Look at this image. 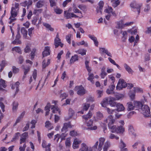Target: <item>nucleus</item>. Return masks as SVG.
Listing matches in <instances>:
<instances>
[{
    "label": "nucleus",
    "mask_w": 151,
    "mask_h": 151,
    "mask_svg": "<svg viewBox=\"0 0 151 151\" xmlns=\"http://www.w3.org/2000/svg\"><path fill=\"white\" fill-rule=\"evenodd\" d=\"M126 145L123 141L122 140L120 141V145L119 147L121 149V151H128L127 149L125 148L126 147Z\"/></svg>",
    "instance_id": "nucleus-15"
},
{
    "label": "nucleus",
    "mask_w": 151,
    "mask_h": 151,
    "mask_svg": "<svg viewBox=\"0 0 151 151\" xmlns=\"http://www.w3.org/2000/svg\"><path fill=\"white\" fill-rule=\"evenodd\" d=\"M38 19V15H36V16L35 17L33 18V19H32V23L34 25H35Z\"/></svg>",
    "instance_id": "nucleus-49"
},
{
    "label": "nucleus",
    "mask_w": 151,
    "mask_h": 151,
    "mask_svg": "<svg viewBox=\"0 0 151 151\" xmlns=\"http://www.w3.org/2000/svg\"><path fill=\"white\" fill-rule=\"evenodd\" d=\"M50 48L49 47H45L44 51L42 53L43 57H44L50 55Z\"/></svg>",
    "instance_id": "nucleus-9"
},
{
    "label": "nucleus",
    "mask_w": 151,
    "mask_h": 151,
    "mask_svg": "<svg viewBox=\"0 0 151 151\" xmlns=\"http://www.w3.org/2000/svg\"><path fill=\"white\" fill-rule=\"evenodd\" d=\"M89 37L92 40L96 46L98 47V42L97 41V38L93 35H88Z\"/></svg>",
    "instance_id": "nucleus-24"
},
{
    "label": "nucleus",
    "mask_w": 151,
    "mask_h": 151,
    "mask_svg": "<svg viewBox=\"0 0 151 151\" xmlns=\"http://www.w3.org/2000/svg\"><path fill=\"white\" fill-rule=\"evenodd\" d=\"M112 10L113 9L111 7H109L108 9H105L104 12L109 14L110 13H111L112 12Z\"/></svg>",
    "instance_id": "nucleus-53"
},
{
    "label": "nucleus",
    "mask_w": 151,
    "mask_h": 151,
    "mask_svg": "<svg viewBox=\"0 0 151 151\" xmlns=\"http://www.w3.org/2000/svg\"><path fill=\"white\" fill-rule=\"evenodd\" d=\"M135 105L138 108L141 107L139 111L143 114L145 117L151 118L150 109L147 105H143L141 102L138 101L135 103Z\"/></svg>",
    "instance_id": "nucleus-2"
},
{
    "label": "nucleus",
    "mask_w": 151,
    "mask_h": 151,
    "mask_svg": "<svg viewBox=\"0 0 151 151\" xmlns=\"http://www.w3.org/2000/svg\"><path fill=\"white\" fill-rule=\"evenodd\" d=\"M60 40H55L54 44L55 48L58 47L59 46H60L61 47H63V44L62 43Z\"/></svg>",
    "instance_id": "nucleus-19"
},
{
    "label": "nucleus",
    "mask_w": 151,
    "mask_h": 151,
    "mask_svg": "<svg viewBox=\"0 0 151 151\" xmlns=\"http://www.w3.org/2000/svg\"><path fill=\"white\" fill-rule=\"evenodd\" d=\"M104 122L106 123H108V127L110 129L112 133H123L124 131V128L122 126L117 127L115 125L112 126L114 123L115 120L114 116L111 115L109 116L107 118L104 120Z\"/></svg>",
    "instance_id": "nucleus-1"
},
{
    "label": "nucleus",
    "mask_w": 151,
    "mask_h": 151,
    "mask_svg": "<svg viewBox=\"0 0 151 151\" xmlns=\"http://www.w3.org/2000/svg\"><path fill=\"white\" fill-rule=\"evenodd\" d=\"M81 142L80 141L78 140L77 139H75L73 144V149H76L78 148L79 145Z\"/></svg>",
    "instance_id": "nucleus-13"
},
{
    "label": "nucleus",
    "mask_w": 151,
    "mask_h": 151,
    "mask_svg": "<svg viewBox=\"0 0 151 151\" xmlns=\"http://www.w3.org/2000/svg\"><path fill=\"white\" fill-rule=\"evenodd\" d=\"M20 135V133L17 132L15 134L13 138L12 141H14L17 139Z\"/></svg>",
    "instance_id": "nucleus-51"
},
{
    "label": "nucleus",
    "mask_w": 151,
    "mask_h": 151,
    "mask_svg": "<svg viewBox=\"0 0 151 151\" xmlns=\"http://www.w3.org/2000/svg\"><path fill=\"white\" fill-rule=\"evenodd\" d=\"M26 147L25 143L24 144L22 147L20 146L19 148V151H24Z\"/></svg>",
    "instance_id": "nucleus-64"
},
{
    "label": "nucleus",
    "mask_w": 151,
    "mask_h": 151,
    "mask_svg": "<svg viewBox=\"0 0 151 151\" xmlns=\"http://www.w3.org/2000/svg\"><path fill=\"white\" fill-rule=\"evenodd\" d=\"M100 51L101 53H105L109 56L112 57V55L110 52H109L107 49L104 48H100Z\"/></svg>",
    "instance_id": "nucleus-14"
},
{
    "label": "nucleus",
    "mask_w": 151,
    "mask_h": 151,
    "mask_svg": "<svg viewBox=\"0 0 151 151\" xmlns=\"http://www.w3.org/2000/svg\"><path fill=\"white\" fill-rule=\"evenodd\" d=\"M76 44L78 46L84 45L85 47H87L88 46V44L87 43H85L84 40H83L81 42H76Z\"/></svg>",
    "instance_id": "nucleus-42"
},
{
    "label": "nucleus",
    "mask_w": 151,
    "mask_h": 151,
    "mask_svg": "<svg viewBox=\"0 0 151 151\" xmlns=\"http://www.w3.org/2000/svg\"><path fill=\"white\" fill-rule=\"evenodd\" d=\"M112 2V6L115 7L119 5L120 3L119 0H111Z\"/></svg>",
    "instance_id": "nucleus-33"
},
{
    "label": "nucleus",
    "mask_w": 151,
    "mask_h": 151,
    "mask_svg": "<svg viewBox=\"0 0 151 151\" xmlns=\"http://www.w3.org/2000/svg\"><path fill=\"white\" fill-rule=\"evenodd\" d=\"M124 27V23L123 20H121L117 22V25L116 26V28L122 29Z\"/></svg>",
    "instance_id": "nucleus-20"
},
{
    "label": "nucleus",
    "mask_w": 151,
    "mask_h": 151,
    "mask_svg": "<svg viewBox=\"0 0 151 151\" xmlns=\"http://www.w3.org/2000/svg\"><path fill=\"white\" fill-rule=\"evenodd\" d=\"M21 32L22 34L23 35V37L24 38L28 39L27 38V31L24 27H22L21 28Z\"/></svg>",
    "instance_id": "nucleus-23"
},
{
    "label": "nucleus",
    "mask_w": 151,
    "mask_h": 151,
    "mask_svg": "<svg viewBox=\"0 0 151 151\" xmlns=\"http://www.w3.org/2000/svg\"><path fill=\"white\" fill-rule=\"evenodd\" d=\"M106 68L105 67H103L101 69V77L102 78H104L105 76L107 75V73L105 72Z\"/></svg>",
    "instance_id": "nucleus-26"
},
{
    "label": "nucleus",
    "mask_w": 151,
    "mask_h": 151,
    "mask_svg": "<svg viewBox=\"0 0 151 151\" xmlns=\"http://www.w3.org/2000/svg\"><path fill=\"white\" fill-rule=\"evenodd\" d=\"M127 86V84L124 81L123 79H120L118 82L116 88L120 90L123 88L126 87Z\"/></svg>",
    "instance_id": "nucleus-5"
},
{
    "label": "nucleus",
    "mask_w": 151,
    "mask_h": 151,
    "mask_svg": "<svg viewBox=\"0 0 151 151\" xmlns=\"http://www.w3.org/2000/svg\"><path fill=\"white\" fill-rule=\"evenodd\" d=\"M55 12L57 14H61L63 12V10L60 9V8H58L57 7L56 8H55L54 9Z\"/></svg>",
    "instance_id": "nucleus-48"
},
{
    "label": "nucleus",
    "mask_w": 151,
    "mask_h": 151,
    "mask_svg": "<svg viewBox=\"0 0 151 151\" xmlns=\"http://www.w3.org/2000/svg\"><path fill=\"white\" fill-rule=\"evenodd\" d=\"M96 92H97L98 97H101L103 95V91H102L97 90L96 91Z\"/></svg>",
    "instance_id": "nucleus-62"
},
{
    "label": "nucleus",
    "mask_w": 151,
    "mask_h": 151,
    "mask_svg": "<svg viewBox=\"0 0 151 151\" xmlns=\"http://www.w3.org/2000/svg\"><path fill=\"white\" fill-rule=\"evenodd\" d=\"M36 123V121L35 120H32L31 122V124H32V126L31 127V128L33 129L35 127V124Z\"/></svg>",
    "instance_id": "nucleus-59"
},
{
    "label": "nucleus",
    "mask_w": 151,
    "mask_h": 151,
    "mask_svg": "<svg viewBox=\"0 0 151 151\" xmlns=\"http://www.w3.org/2000/svg\"><path fill=\"white\" fill-rule=\"evenodd\" d=\"M65 144L66 146H69L70 145V139L68 138L67 139L65 142Z\"/></svg>",
    "instance_id": "nucleus-61"
},
{
    "label": "nucleus",
    "mask_w": 151,
    "mask_h": 151,
    "mask_svg": "<svg viewBox=\"0 0 151 151\" xmlns=\"http://www.w3.org/2000/svg\"><path fill=\"white\" fill-rule=\"evenodd\" d=\"M20 38V35L19 33V29L18 30L17 34L16 36L15 39L17 41V44H20L21 43V42L19 40V39Z\"/></svg>",
    "instance_id": "nucleus-31"
},
{
    "label": "nucleus",
    "mask_w": 151,
    "mask_h": 151,
    "mask_svg": "<svg viewBox=\"0 0 151 151\" xmlns=\"http://www.w3.org/2000/svg\"><path fill=\"white\" fill-rule=\"evenodd\" d=\"M124 67L125 70L129 73L132 74L133 72L132 69L126 63H124Z\"/></svg>",
    "instance_id": "nucleus-21"
},
{
    "label": "nucleus",
    "mask_w": 151,
    "mask_h": 151,
    "mask_svg": "<svg viewBox=\"0 0 151 151\" xmlns=\"http://www.w3.org/2000/svg\"><path fill=\"white\" fill-rule=\"evenodd\" d=\"M18 106V103L17 102L14 101L13 103L12 110L13 111L15 112L17 111Z\"/></svg>",
    "instance_id": "nucleus-32"
},
{
    "label": "nucleus",
    "mask_w": 151,
    "mask_h": 151,
    "mask_svg": "<svg viewBox=\"0 0 151 151\" xmlns=\"http://www.w3.org/2000/svg\"><path fill=\"white\" fill-rule=\"evenodd\" d=\"M86 50L84 49H81L76 51V52L79 54H81L82 56H83L86 55Z\"/></svg>",
    "instance_id": "nucleus-25"
},
{
    "label": "nucleus",
    "mask_w": 151,
    "mask_h": 151,
    "mask_svg": "<svg viewBox=\"0 0 151 151\" xmlns=\"http://www.w3.org/2000/svg\"><path fill=\"white\" fill-rule=\"evenodd\" d=\"M68 134L66 132L63 133L61 134H60V136L61 137V141L65 139V138L67 136Z\"/></svg>",
    "instance_id": "nucleus-44"
},
{
    "label": "nucleus",
    "mask_w": 151,
    "mask_h": 151,
    "mask_svg": "<svg viewBox=\"0 0 151 151\" xmlns=\"http://www.w3.org/2000/svg\"><path fill=\"white\" fill-rule=\"evenodd\" d=\"M73 11L75 13H80L81 14V15L80 16V18H81L83 17V16L82 15L81 12L76 7H74L73 9Z\"/></svg>",
    "instance_id": "nucleus-52"
},
{
    "label": "nucleus",
    "mask_w": 151,
    "mask_h": 151,
    "mask_svg": "<svg viewBox=\"0 0 151 151\" xmlns=\"http://www.w3.org/2000/svg\"><path fill=\"white\" fill-rule=\"evenodd\" d=\"M81 148L79 149V151H92V148L88 147L85 143H82L81 145Z\"/></svg>",
    "instance_id": "nucleus-8"
},
{
    "label": "nucleus",
    "mask_w": 151,
    "mask_h": 151,
    "mask_svg": "<svg viewBox=\"0 0 151 151\" xmlns=\"http://www.w3.org/2000/svg\"><path fill=\"white\" fill-rule=\"evenodd\" d=\"M92 115L91 112L90 111H89L88 114L86 115H84L83 116V117L86 120H87L88 119L91 117Z\"/></svg>",
    "instance_id": "nucleus-35"
},
{
    "label": "nucleus",
    "mask_w": 151,
    "mask_h": 151,
    "mask_svg": "<svg viewBox=\"0 0 151 151\" xmlns=\"http://www.w3.org/2000/svg\"><path fill=\"white\" fill-rule=\"evenodd\" d=\"M88 75L89 77L88 78V79L91 82L93 81V79L94 78L93 74L90 73H88Z\"/></svg>",
    "instance_id": "nucleus-50"
},
{
    "label": "nucleus",
    "mask_w": 151,
    "mask_h": 151,
    "mask_svg": "<svg viewBox=\"0 0 151 151\" xmlns=\"http://www.w3.org/2000/svg\"><path fill=\"white\" fill-rule=\"evenodd\" d=\"M45 4V1L44 0L39 1L36 4V7L37 8H40L43 7Z\"/></svg>",
    "instance_id": "nucleus-16"
},
{
    "label": "nucleus",
    "mask_w": 151,
    "mask_h": 151,
    "mask_svg": "<svg viewBox=\"0 0 151 151\" xmlns=\"http://www.w3.org/2000/svg\"><path fill=\"white\" fill-rule=\"evenodd\" d=\"M19 4L16 3H15L14 7H12L11 11V16L9 18L10 20L9 23L11 24L16 20L15 17L19 13Z\"/></svg>",
    "instance_id": "nucleus-3"
},
{
    "label": "nucleus",
    "mask_w": 151,
    "mask_h": 151,
    "mask_svg": "<svg viewBox=\"0 0 151 151\" xmlns=\"http://www.w3.org/2000/svg\"><path fill=\"white\" fill-rule=\"evenodd\" d=\"M51 109L52 110V112L53 113H55L56 111H58V113L60 114V111L59 110V109L56 106H51Z\"/></svg>",
    "instance_id": "nucleus-30"
},
{
    "label": "nucleus",
    "mask_w": 151,
    "mask_h": 151,
    "mask_svg": "<svg viewBox=\"0 0 151 151\" xmlns=\"http://www.w3.org/2000/svg\"><path fill=\"white\" fill-rule=\"evenodd\" d=\"M127 110L128 111L133 110L134 109V106L132 102H129L127 103Z\"/></svg>",
    "instance_id": "nucleus-28"
},
{
    "label": "nucleus",
    "mask_w": 151,
    "mask_h": 151,
    "mask_svg": "<svg viewBox=\"0 0 151 151\" xmlns=\"http://www.w3.org/2000/svg\"><path fill=\"white\" fill-rule=\"evenodd\" d=\"M129 133L133 135L134 136H136V134L134 133V130L133 129V126L131 125H129Z\"/></svg>",
    "instance_id": "nucleus-29"
},
{
    "label": "nucleus",
    "mask_w": 151,
    "mask_h": 151,
    "mask_svg": "<svg viewBox=\"0 0 151 151\" xmlns=\"http://www.w3.org/2000/svg\"><path fill=\"white\" fill-rule=\"evenodd\" d=\"M3 100V99L2 98H1L0 99V106L1 107L3 112H4L5 111L4 107L5 106L4 104L2 102Z\"/></svg>",
    "instance_id": "nucleus-45"
},
{
    "label": "nucleus",
    "mask_w": 151,
    "mask_h": 151,
    "mask_svg": "<svg viewBox=\"0 0 151 151\" xmlns=\"http://www.w3.org/2000/svg\"><path fill=\"white\" fill-rule=\"evenodd\" d=\"M75 88L78 89L77 93L79 95H83L86 93L85 90L82 86H76L75 87Z\"/></svg>",
    "instance_id": "nucleus-7"
},
{
    "label": "nucleus",
    "mask_w": 151,
    "mask_h": 151,
    "mask_svg": "<svg viewBox=\"0 0 151 151\" xmlns=\"http://www.w3.org/2000/svg\"><path fill=\"white\" fill-rule=\"evenodd\" d=\"M103 117V114L100 111H99L96 113V118L97 119L101 120Z\"/></svg>",
    "instance_id": "nucleus-36"
},
{
    "label": "nucleus",
    "mask_w": 151,
    "mask_h": 151,
    "mask_svg": "<svg viewBox=\"0 0 151 151\" xmlns=\"http://www.w3.org/2000/svg\"><path fill=\"white\" fill-rule=\"evenodd\" d=\"M70 134L72 136H75L77 135V133L75 130H73L70 132Z\"/></svg>",
    "instance_id": "nucleus-63"
},
{
    "label": "nucleus",
    "mask_w": 151,
    "mask_h": 151,
    "mask_svg": "<svg viewBox=\"0 0 151 151\" xmlns=\"http://www.w3.org/2000/svg\"><path fill=\"white\" fill-rule=\"evenodd\" d=\"M115 88V86L114 84H111V85L109 87L106 91V93L108 94H110L113 93V91Z\"/></svg>",
    "instance_id": "nucleus-17"
},
{
    "label": "nucleus",
    "mask_w": 151,
    "mask_h": 151,
    "mask_svg": "<svg viewBox=\"0 0 151 151\" xmlns=\"http://www.w3.org/2000/svg\"><path fill=\"white\" fill-rule=\"evenodd\" d=\"M43 25L48 30L51 31H53L54 30V29L52 28L51 25L45 23H43Z\"/></svg>",
    "instance_id": "nucleus-34"
},
{
    "label": "nucleus",
    "mask_w": 151,
    "mask_h": 151,
    "mask_svg": "<svg viewBox=\"0 0 151 151\" xmlns=\"http://www.w3.org/2000/svg\"><path fill=\"white\" fill-rule=\"evenodd\" d=\"M36 50V49L34 48L32 49V50L31 51L30 54L31 56V59L32 60L34 58L35 56V52Z\"/></svg>",
    "instance_id": "nucleus-43"
},
{
    "label": "nucleus",
    "mask_w": 151,
    "mask_h": 151,
    "mask_svg": "<svg viewBox=\"0 0 151 151\" xmlns=\"http://www.w3.org/2000/svg\"><path fill=\"white\" fill-rule=\"evenodd\" d=\"M50 6L51 7L55 6L57 5V0H49Z\"/></svg>",
    "instance_id": "nucleus-37"
},
{
    "label": "nucleus",
    "mask_w": 151,
    "mask_h": 151,
    "mask_svg": "<svg viewBox=\"0 0 151 151\" xmlns=\"http://www.w3.org/2000/svg\"><path fill=\"white\" fill-rule=\"evenodd\" d=\"M130 6L131 7L137 9L138 14L140 13V7L142 6L141 5L137 4L136 2H134L130 4Z\"/></svg>",
    "instance_id": "nucleus-11"
},
{
    "label": "nucleus",
    "mask_w": 151,
    "mask_h": 151,
    "mask_svg": "<svg viewBox=\"0 0 151 151\" xmlns=\"http://www.w3.org/2000/svg\"><path fill=\"white\" fill-rule=\"evenodd\" d=\"M19 83L18 82H16L15 83L13 84L12 86V89H16V91L15 94L17 93L19 91Z\"/></svg>",
    "instance_id": "nucleus-18"
},
{
    "label": "nucleus",
    "mask_w": 151,
    "mask_h": 151,
    "mask_svg": "<svg viewBox=\"0 0 151 151\" xmlns=\"http://www.w3.org/2000/svg\"><path fill=\"white\" fill-rule=\"evenodd\" d=\"M105 122L102 123V124H101V126L103 128V131L104 132V133H106L105 130H106L107 129V125L106 124H105Z\"/></svg>",
    "instance_id": "nucleus-54"
},
{
    "label": "nucleus",
    "mask_w": 151,
    "mask_h": 151,
    "mask_svg": "<svg viewBox=\"0 0 151 151\" xmlns=\"http://www.w3.org/2000/svg\"><path fill=\"white\" fill-rule=\"evenodd\" d=\"M101 104L102 106L104 107H106L109 104L108 99L106 98L104 99Z\"/></svg>",
    "instance_id": "nucleus-27"
},
{
    "label": "nucleus",
    "mask_w": 151,
    "mask_h": 151,
    "mask_svg": "<svg viewBox=\"0 0 151 151\" xmlns=\"http://www.w3.org/2000/svg\"><path fill=\"white\" fill-rule=\"evenodd\" d=\"M105 139L104 137H101L99 139V144L98 146V150L100 151L102 149V146L105 141Z\"/></svg>",
    "instance_id": "nucleus-12"
},
{
    "label": "nucleus",
    "mask_w": 151,
    "mask_h": 151,
    "mask_svg": "<svg viewBox=\"0 0 151 151\" xmlns=\"http://www.w3.org/2000/svg\"><path fill=\"white\" fill-rule=\"evenodd\" d=\"M22 68L24 70V75H26L28 73L30 70V68L27 66V67H25L24 65H23L22 67Z\"/></svg>",
    "instance_id": "nucleus-38"
},
{
    "label": "nucleus",
    "mask_w": 151,
    "mask_h": 151,
    "mask_svg": "<svg viewBox=\"0 0 151 151\" xmlns=\"http://www.w3.org/2000/svg\"><path fill=\"white\" fill-rule=\"evenodd\" d=\"M12 50L15 51L17 52L20 54L22 53V52L20 48L18 47H13L12 49Z\"/></svg>",
    "instance_id": "nucleus-39"
},
{
    "label": "nucleus",
    "mask_w": 151,
    "mask_h": 151,
    "mask_svg": "<svg viewBox=\"0 0 151 151\" xmlns=\"http://www.w3.org/2000/svg\"><path fill=\"white\" fill-rule=\"evenodd\" d=\"M93 123V120L91 119L88 122H86L85 123V124L86 126L88 127H90L86 128V129H89L90 130H96L97 129V127L96 126H94L93 127H91L92 126V124Z\"/></svg>",
    "instance_id": "nucleus-6"
},
{
    "label": "nucleus",
    "mask_w": 151,
    "mask_h": 151,
    "mask_svg": "<svg viewBox=\"0 0 151 151\" xmlns=\"http://www.w3.org/2000/svg\"><path fill=\"white\" fill-rule=\"evenodd\" d=\"M71 35L70 34L66 36V38L67 42L69 43L70 44V38Z\"/></svg>",
    "instance_id": "nucleus-56"
},
{
    "label": "nucleus",
    "mask_w": 151,
    "mask_h": 151,
    "mask_svg": "<svg viewBox=\"0 0 151 151\" xmlns=\"http://www.w3.org/2000/svg\"><path fill=\"white\" fill-rule=\"evenodd\" d=\"M78 57L77 55L75 54L74 55L71 57L70 60V64L74 63L75 61L78 60Z\"/></svg>",
    "instance_id": "nucleus-22"
},
{
    "label": "nucleus",
    "mask_w": 151,
    "mask_h": 151,
    "mask_svg": "<svg viewBox=\"0 0 151 151\" xmlns=\"http://www.w3.org/2000/svg\"><path fill=\"white\" fill-rule=\"evenodd\" d=\"M34 29V27H32L29 28L28 30V35L30 37H31L32 35V31Z\"/></svg>",
    "instance_id": "nucleus-57"
},
{
    "label": "nucleus",
    "mask_w": 151,
    "mask_h": 151,
    "mask_svg": "<svg viewBox=\"0 0 151 151\" xmlns=\"http://www.w3.org/2000/svg\"><path fill=\"white\" fill-rule=\"evenodd\" d=\"M42 11V10L41 9H34L33 12V14L36 15H38L39 13H41Z\"/></svg>",
    "instance_id": "nucleus-47"
},
{
    "label": "nucleus",
    "mask_w": 151,
    "mask_h": 151,
    "mask_svg": "<svg viewBox=\"0 0 151 151\" xmlns=\"http://www.w3.org/2000/svg\"><path fill=\"white\" fill-rule=\"evenodd\" d=\"M117 109H115L111 110L109 108H107V110L109 114H112L114 113H116V111H122L125 109L123 105L120 103H117L116 106Z\"/></svg>",
    "instance_id": "nucleus-4"
},
{
    "label": "nucleus",
    "mask_w": 151,
    "mask_h": 151,
    "mask_svg": "<svg viewBox=\"0 0 151 151\" xmlns=\"http://www.w3.org/2000/svg\"><path fill=\"white\" fill-rule=\"evenodd\" d=\"M64 16L66 17L67 19L70 18H71L72 13L67 12L66 11H64Z\"/></svg>",
    "instance_id": "nucleus-40"
},
{
    "label": "nucleus",
    "mask_w": 151,
    "mask_h": 151,
    "mask_svg": "<svg viewBox=\"0 0 151 151\" xmlns=\"http://www.w3.org/2000/svg\"><path fill=\"white\" fill-rule=\"evenodd\" d=\"M109 104L111 106H115L117 105L116 103L111 99H110L109 101Z\"/></svg>",
    "instance_id": "nucleus-46"
},
{
    "label": "nucleus",
    "mask_w": 151,
    "mask_h": 151,
    "mask_svg": "<svg viewBox=\"0 0 151 151\" xmlns=\"http://www.w3.org/2000/svg\"><path fill=\"white\" fill-rule=\"evenodd\" d=\"M29 122H28L26 124V126L23 129V131H25L28 130L29 127Z\"/></svg>",
    "instance_id": "nucleus-58"
},
{
    "label": "nucleus",
    "mask_w": 151,
    "mask_h": 151,
    "mask_svg": "<svg viewBox=\"0 0 151 151\" xmlns=\"http://www.w3.org/2000/svg\"><path fill=\"white\" fill-rule=\"evenodd\" d=\"M90 106V104H85L83 107V109L85 111L88 110V108Z\"/></svg>",
    "instance_id": "nucleus-60"
},
{
    "label": "nucleus",
    "mask_w": 151,
    "mask_h": 151,
    "mask_svg": "<svg viewBox=\"0 0 151 151\" xmlns=\"http://www.w3.org/2000/svg\"><path fill=\"white\" fill-rule=\"evenodd\" d=\"M110 142H106L104 145V150L107 151L108 148L110 146Z\"/></svg>",
    "instance_id": "nucleus-41"
},
{
    "label": "nucleus",
    "mask_w": 151,
    "mask_h": 151,
    "mask_svg": "<svg viewBox=\"0 0 151 151\" xmlns=\"http://www.w3.org/2000/svg\"><path fill=\"white\" fill-rule=\"evenodd\" d=\"M68 127L72 128L70 122H69L68 123H64L63 126L61 130V132H66L68 130L67 129Z\"/></svg>",
    "instance_id": "nucleus-10"
},
{
    "label": "nucleus",
    "mask_w": 151,
    "mask_h": 151,
    "mask_svg": "<svg viewBox=\"0 0 151 151\" xmlns=\"http://www.w3.org/2000/svg\"><path fill=\"white\" fill-rule=\"evenodd\" d=\"M12 71L15 74L19 72V69L18 68H16V67L14 66H13L12 67Z\"/></svg>",
    "instance_id": "nucleus-55"
}]
</instances>
